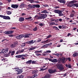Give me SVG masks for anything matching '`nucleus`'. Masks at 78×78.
<instances>
[{
    "label": "nucleus",
    "instance_id": "0eeeda50",
    "mask_svg": "<svg viewBox=\"0 0 78 78\" xmlns=\"http://www.w3.org/2000/svg\"><path fill=\"white\" fill-rule=\"evenodd\" d=\"M23 35H20L19 36H16V38L17 39H21L23 37Z\"/></svg>",
    "mask_w": 78,
    "mask_h": 78
},
{
    "label": "nucleus",
    "instance_id": "37998d69",
    "mask_svg": "<svg viewBox=\"0 0 78 78\" xmlns=\"http://www.w3.org/2000/svg\"><path fill=\"white\" fill-rule=\"evenodd\" d=\"M37 63V62H36V61H32V64H36Z\"/></svg>",
    "mask_w": 78,
    "mask_h": 78
},
{
    "label": "nucleus",
    "instance_id": "e433bc0d",
    "mask_svg": "<svg viewBox=\"0 0 78 78\" xmlns=\"http://www.w3.org/2000/svg\"><path fill=\"white\" fill-rule=\"evenodd\" d=\"M51 36H51V35L50 34L47 36V37L46 38V39H49V38H50V37H51Z\"/></svg>",
    "mask_w": 78,
    "mask_h": 78
},
{
    "label": "nucleus",
    "instance_id": "5701e85b",
    "mask_svg": "<svg viewBox=\"0 0 78 78\" xmlns=\"http://www.w3.org/2000/svg\"><path fill=\"white\" fill-rule=\"evenodd\" d=\"M33 40L29 41V45H32V44H33Z\"/></svg>",
    "mask_w": 78,
    "mask_h": 78
},
{
    "label": "nucleus",
    "instance_id": "8fccbe9b",
    "mask_svg": "<svg viewBox=\"0 0 78 78\" xmlns=\"http://www.w3.org/2000/svg\"><path fill=\"white\" fill-rule=\"evenodd\" d=\"M64 16V14L59 13V16Z\"/></svg>",
    "mask_w": 78,
    "mask_h": 78
},
{
    "label": "nucleus",
    "instance_id": "20e7f679",
    "mask_svg": "<svg viewBox=\"0 0 78 78\" xmlns=\"http://www.w3.org/2000/svg\"><path fill=\"white\" fill-rule=\"evenodd\" d=\"M4 33L5 34H7V35H8L9 34H12L14 33V31H5Z\"/></svg>",
    "mask_w": 78,
    "mask_h": 78
},
{
    "label": "nucleus",
    "instance_id": "338daca9",
    "mask_svg": "<svg viewBox=\"0 0 78 78\" xmlns=\"http://www.w3.org/2000/svg\"><path fill=\"white\" fill-rule=\"evenodd\" d=\"M12 52V51H11V50H9V54L10 55V54H11V53Z\"/></svg>",
    "mask_w": 78,
    "mask_h": 78
},
{
    "label": "nucleus",
    "instance_id": "f3484780",
    "mask_svg": "<svg viewBox=\"0 0 78 78\" xmlns=\"http://www.w3.org/2000/svg\"><path fill=\"white\" fill-rule=\"evenodd\" d=\"M4 19L9 20H10V17L9 16H4Z\"/></svg>",
    "mask_w": 78,
    "mask_h": 78
},
{
    "label": "nucleus",
    "instance_id": "c9c22d12",
    "mask_svg": "<svg viewBox=\"0 0 78 78\" xmlns=\"http://www.w3.org/2000/svg\"><path fill=\"white\" fill-rule=\"evenodd\" d=\"M37 27H36L33 29V30L34 31H36L37 30Z\"/></svg>",
    "mask_w": 78,
    "mask_h": 78
},
{
    "label": "nucleus",
    "instance_id": "a211bd4d",
    "mask_svg": "<svg viewBox=\"0 0 78 78\" xmlns=\"http://www.w3.org/2000/svg\"><path fill=\"white\" fill-rule=\"evenodd\" d=\"M32 62V60H30L27 61V62H26V64H31Z\"/></svg>",
    "mask_w": 78,
    "mask_h": 78
},
{
    "label": "nucleus",
    "instance_id": "e2e57ef3",
    "mask_svg": "<svg viewBox=\"0 0 78 78\" xmlns=\"http://www.w3.org/2000/svg\"><path fill=\"white\" fill-rule=\"evenodd\" d=\"M9 37H13L14 35L12 34H11V35H9Z\"/></svg>",
    "mask_w": 78,
    "mask_h": 78
},
{
    "label": "nucleus",
    "instance_id": "dca6fc26",
    "mask_svg": "<svg viewBox=\"0 0 78 78\" xmlns=\"http://www.w3.org/2000/svg\"><path fill=\"white\" fill-rule=\"evenodd\" d=\"M28 6L29 8V9H33L34 8H35V7L33 6V5H31L30 4H29L28 5Z\"/></svg>",
    "mask_w": 78,
    "mask_h": 78
},
{
    "label": "nucleus",
    "instance_id": "49530a36",
    "mask_svg": "<svg viewBox=\"0 0 78 78\" xmlns=\"http://www.w3.org/2000/svg\"><path fill=\"white\" fill-rule=\"evenodd\" d=\"M49 41V39H48L46 41H44L45 43L47 44V43H48Z\"/></svg>",
    "mask_w": 78,
    "mask_h": 78
},
{
    "label": "nucleus",
    "instance_id": "6e6552de",
    "mask_svg": "<svg viewBox=\"0 0 78 78\" xmlns=\"http://www.w3.org/2000/svg\"><path fill=\"white\" fill-rule=\"evenodd\" d=\"M11 6V7L12 8H15V9H17V8L19 7V5L12 4V5Z\"/></svg>",
    "mask_w": 78,
    "mask_h": 78
},
{
    "label": "nucleus",
    "instance_id": "412c9836",
    "mask_svg": "<svg viewBox=\"0 0 78 78\" xmlns=\"http://www.w3.org/2000/svg\"><path fill=\"white\" fill-rule=\"evenodd\" d=\"M33 6H34L37 8H40V5H32Z\"/></svg>",
    "mask_w": 78,
    "mask_h": 78
},
{
    "label": "nucleus",
    "instance_id": "a19ab883",
    "mask_svg": "<svg viewBox=\"0 0 78 78\" xmlns=\"http://www.w3.org/2000/svg\"><path fill=\"white\" fill-rule=\"evenodd\" d=\"M36 53V56H41V54H39V53Z\"/></svg>",
    "mask_w": 78,
    "mask_h": 78
},
{
    "label": "nucleus",
    "instance_id": "79ce46f5",
    "mask_svg": "<svg viewBox=\"0 0 78 78\" xmlns=\"http://www.w3.org/2000/svg\"><path fill=\"white\" fill-rule=\"evenodd\" d=\"M47 70V68H45V69H41L40 70V71H44V70Z\"/></svg>",
    "mask_w": 78,
    "mask_h": 78
},
{
    "label": "nucleus",
    "instance_id": "f704fd0d",
    "mask_svg": "<svg viewBox=\"0 0 78 78\" xmlns=\"http://www.w3.org/2000/svg\"><path fill=\"white\" fill-rule=\"evenodd\" d=\"M37 74H34V75H33L32 77H31V78H35L37 76Z\"/></svg>",
    "mask_w": 78,
    "mask_h": 78
},
{
    "label": "nucleus",
    "instance_id": "1a4fd4ad",
    "mask_svg": "<svg viewBox=\"0 0 78 78\" xmlns=\"http://www.w3.org/2000/svg\"><path fill=\"white\" fill-rule=\"evenodd\" d=\"M24 51V50L23 49L22 50H19L17 51V52L16 53V55H18L19 53H22Z\"/></svg>",
    "mask_w": 78,
    "mask_h": 78
},
{
    "label": "nucleus",
    "instance_id": "2eb2a0df",
    "mask_svg": "<svg viewBox=\"0 0 78 78\" xmlns=\"http://www.w3.org/2000/svg\"><path fill=\"white\" fill-rule=\"evenodd\" d=\"M78 56V52H74L73 55V57H76Z\"/></svg>",
    "mask_w": 78,
    "mask_h": 78
},
{
    "label": "nucleus",
    "instance_id": "0e129e2a",
    "mask_svg": "<svg viewBox=\"0 0 78 78\" xmlns=\"http://www.w3.org/2000/svg\"><path fill=\"white\" fill-rule=\"evenodd\" d=\"M48 11H51V8H49L48 9Z\"/></svg>",
    "mask_w": 78,
    "mask_h": 78
},
{
    "label": "nucleus",
    "instance_id": "393cba45",
    "mask_svg": "<svg viewBox=\"0 0 78 78\" xmlns=\"http://www.w3.org/2000/svg\"><path fill=\"white\" fill-rule=\"evenodd\" d=\"M54 12L55 13H57V14H59V10L55 9L54 10Z\"/></svg>",
    "mask_w": 78,
    "mask_h": 78
},
{
    "label": "nucleus",
    "instance_id": "603ef678",
    "mask_svg": "<svg viewBox=\"0 0 78 78\" xmlns=\"http://www.w3.org/2000/svg\"><path fill=\"white\" fill-rule=\"evenodd\" d=\"M49 61H51V62H53V59L51 58H49Z\"/></svg>",
    "mask_w": 78,
    "mask_h": 78
},
{
    "label": "nucleus",
    "instance_id": "bb28decb",
    "mask_svg": "<svg viewBox=\"0 0 78 78\" xmlns=\"http://www.w3.org/2000/svg\"><path fill=\"white\" fill-rule=\"evenodd\" d=\"M66 61H67V60H68L70 62L71 61V58H70L69 57L66 58Z\"/></svg>",
    "mask_w": 78,
    "mask_h": 78
},
{
    "label": "nucleus",
    "instance_id": "72a5a7b5",
    "mask_svg": "<svg viewBox=\"0 0 78 78\" xmlns=\"http://www.w3.org/2000/svg\"><path fill=\"white\" fill-rule=\"evenodd\" d=\"M11 55L13 56L14 55V53H15V51H12L11 52Z\"/></svg>",
    "mask_w": 78,
    "mask_h": 78
},
{
    "label": "nucleus",
    "instance_id": "13d9d810",
    "mask_svg": "<svg viewBox=\"0 0 78 78\" xmlns=\"http://www.w3.org/2000/svg\"><path fill=\"white\" fill-rule=\"evenodd\" d=\"M4 17H5V16L2 15H0V17H2L3 18V19H4Z\"/></svg>",
    "mask_w": 78,
    "mask_h": 78
},
{
    "label": "nucleus",
    "instance_id": "a878e982",
    "mask_svg": "<svg viewBox=\"0 0 78 78\" xmlns=\"http://www.w3.org/2000/svg\"><path fill=\"white\" fill-rule=\"evenodd\" d=\"M41 13H48V12L46 10H44L43 11L41 12Z\"/></svg>",
    "mask_w": 78,
    "mask_h": 78
},
{
    "label": "nucleus",
    "instance_id": "6e6d98bb",
    "mask_svg": "<svg viewBox=\"0 0 78 78\" xmlns=\"http://www.w3.org/2000/svg\"><path fill=\"white\" fill-rule=\"evenodd\" d=\"M53 55H55V56H59V54L57 53V54H53Z\"/></svg>",
    "mask_w": 78,
    "mask_h": 78
},
{
    "label": "nucleus",
    "instance_id": "cd10ccee",
    "mask_svg": "<svg viewBox=\"0 0 78 78\" xmlns=\"http://www.w3.org/2000/svg\"><path fill=\"white\" fill-rule=\"evenodd\" d=\"M28 2H29L31 3H34V0H28Z\"/></svg>",
    "mask_w": 78,
    "mask_h": 78
},
{
    "label": "nucleus",
    "instance_id": "aec40b11",
    "mask_svg": "<svg viewBox=\"0 0 78 78\" xmlns=\"http://www.w3.org/2000/svg\"><path fill=\"white\" fill-rule=\"evenodd\" d=\"M66 66L68 68H69V69H70V68H72V66H71L70 64L67 65V64H66Z\"/></svg>",
    "mask_w": 78,
    "mask_h": 78
},
{
    "label": "nucleus",
    "instance_id": "c85d7f7f",
    "mask_svg": "<svg viewBox=\"0 0 78 78\" xmlns=\"http://www.w3.org/2000/svg\"><path fill=\"white\" fill-rule=\"evenodd\" d=\"M35 47L31 48H30L29 49V51H31V50H34V49H35Z\"/></svg>",
    "mask_w": 78,
    "mask_h": 78
},
{
    "label": "nucleus",
    "instance_id": "f03ea898",
    "mask_svg": "<svg viewBox=\"0 0 78 78\" xmlns=\"http://www.w3.org/2000/svg\"><path fill=\"white\" fill-rule=\"evenodd\" d=\"M66 58L62 57V58H60L59 61V63H62V64H64L65 63V61L66 60Z\"/></svg>",
    "mask_w": 78,
    "mask_h": 78
},
{
    "label": "nucleus",
    "instance_id": "473e14b6",
    "mask_svg": "<svg viewBox=\"0 0 78 78\" xmlns=\"http://www.w3.org/2000/svg\"><path fill=\"white\" fill-rule=\"evenodd\" d=\"M37 19H38L39 20H41V19H42V18L41 16H38V18H37Z\"/></svg>",
    "mask_w": 78,
    "mask_h": 78
},
{
    "label": "nucleus",
    "instance_id": "4d7b16f0",
    "mask_svg": "<svg viewBox=\"0 0 78 78\" xmlns=\"http://www.w3.org/2000/svg\"><path fill=\"white\" fill-rule=\"evenodd\" d=\"M4 51H8V48L5 49Z\"/></svg>",
    "mask_w": 78,
    "mask_h": 78
},
{
    "label": "nucleus",
    "instance_id": "4468645a",
    "mask_svg": "<svg viewBox=\"0 0 78 78\" xmlns=\"http://www.w3.org/2000/svg\"><path fill=\"white\" fill-rule=\"evenodd\" d=\"M24 20H25V19L23 17H20L19 20V22H23Z\"/></svg>",
    "mask_w": 78,
    "mask_h": 78
},
{
    "label": "nucleus",
    "instance_id": "f8f14e48",
    "mask_svg": "<svg viewBox=\"0 0 78 78\" xmlns=\"http://www.w3.org/2000/svg\"><path fill=\"white\" fill-rule=\"evenodd\" d=\"M16 45V43H14L13 44H12L10 45V47L11 48H15Z\"/></svg>",
    "mask_w": 78,
    "mask_h": 78
},
{
    "label": "nucleus",
    "instance_id": "f257e3e1",
    "mask_svg": "<svg viewBox=\"0 0 78 78\" xmlns=\"http://www.w3.org/2000/svg\"><path fill=\"white\" fill-rule=\"evenodd\" d=\"M27 54H26V55H18L15 56L16 58H21V59H22V60H24V59H25V58L23 57H26L27 56Z\"/></svg>",
    "mask_w": 78,
    "mask_h": 78
},
{
    "label": "nucleus",
    "instance_id": "423d86ee",
    "mask_svg": "<svg viewBox=\"0 0 78 78\" xmlns=\"http://www.w3.org/2000/svg\"><path fill=\"white\" fill-rule=\"evenodd\" d=\"M59 69L60 70H64V68L63 67V66L62 64H59Z\"/></svg>",
    "mask_w": 78,
    "mask_h": 78
},
{
    "label": "nucleus",
    "instance_id": "864d4df0",
    "mask_svg": "<svg viewBox=\"0 0 78 78\" xmlns=\"http://www.w3.org/2000/svg\"><path fill=\"white\" fill-rule=\"evenodd\" d=\"M56 66H57L58 69H59V63H57L56 65Z\"/></svg>",
    "mask_w": 78,
    "mask_h": 78
},
{
    "label": "nucleus",
    "instance_id": "9b49d317",
    "mask_svg": "<svg viewBox=\"0 0 78 78\" xmlns=\"http://www.w3.org/2000/svg\"><path fill=\"white\" fill-rule=\"evenodd\" d=\"M23 37H25L26 38H28L30 36V34H27L25 35L23 34Z\"/></svg>",
    "mask_w": 78,
    "mask_h": 78
},
{
    "label": "nucleus",
    "instance_id": "6ab92c4d",
    "mask_svg": "<svg viewBox=\"0 0 78 78\" xmlns=\"http://www.w3.org/2000/svg\"><path fill=\"white\" fill-rule=\"evenodd\" d=\"M59 2L61 3H66L65 0H59Z\"/></svg>",
    "mask_w": 78,
    "mask_h": 78
},
{
    "label": "nucleus",
    "instance_id": "bf43d9fd",
    "mask_svg": "<svg viewBox=\"0 0 78 78\" xmlns=\"http://www.w3.org/2000/svg\"><path fill=\"white\" fill-rule=\"evenodd\" d=\"M55 22H59V19H57L55 21Z\"/></svg>",
    "mask_w": 78,
    "mask_h": 78
},
{
    "label": "nucleus",
    "instance_id": "a18cd8bd",
    "mask_svg": "<svg viewBox=\"0 0 78 78\" xmlns=\"http://www.w3.org/2000/svg\"><path fill=\"white\" fill-rule=\"evenodd\" d=\"M47 54L48 53H51V51L50 50L47 51L45 52Z\"/></svg>",
    "mask_w": 78,
    "mask_h": 78
},
{
    "label": "nucleus",
    "instance_id": "ea45409f",
    "mask_svg": "<svg viewBox=\"0 0 78 78\" xmlns=\"http://www.w3.org/2000/svg\"><path fill=\"white\" fill-rule=\"evenodd\" d=\"M75 15L73 14H71L70 16V17H73Z\"/></svg>",
    "mask_w": 78,
    "mask_h": 78
},
{
    "label": "nucleus",
    "instance_id": "c03bdc74",
    "mask_svg": "<svg viewBox=\"0 0 78 78\" xmlns=\"http://www.w3.org/2000/svg\"><path fill=\"white\" fill-rule=\"evenodd\" d=\"M43 6L44 7H49V6L47 4L44 5Z\"/></svg>",
    "mask_w": 78,
    "mask_h": 78
},
{
    "label": "nucleus",
    "instance_id": "680f3d73",
    "mask_svg": "<svg viewBox=\"0 0 78 78\" xmlns=\"http://www.w3.org/2000/svg\"><path fill=\"white\" fill-rule=\"evenodd\" d=\"M5 56H6V57H8L10 55V54H9V53H8L7 54H5Z\"/></svg>",
    "mask_w": 78,
    "mask_h": 78
},
{
    "label": "nucleus",
    "instance_id": "39448f33",
    "mask_svg": "<svg viewBox=\"0 0 78 78\" xmlns=\"http://www.w3.org/2000/svg\"><path fill=\"white\" fill-rule=\"evenodd\" d=\"M16 71L17 72V73H16V74L17 75H20V74L22 73L23 72V71H22V69H18L16 70Z\"/></svg>",
    "mask_w": 78,
    "mask_h": 78
},
{
    "label": "nucleus",
    "instance_id": "774afa93",
    "mask_svg": "<svg viewBox=\"0 0 78 78\" xmlns=\"http://www.w3.org/2000/svg\"><path fill=\"white\" fill-rule=\"evenodd\" d=\"M75 4V6H76V8H78V4L77 3H76Z\"/></svg>",
    "mask_w": 78,
    "mask_h": 78
},
{
    "label": "nucleus",
    "instance_id": "7c9ffc66",
    "mask_svg": "<svg viewBox=\"0 0 78 78\" xmlns=\"http://www.w3.org/2000/svg\"><path fill=\"white\" fill-rule=\"evenodd\" d=\"M42 51L41 50L40 51H37L35 52V53H42Z\"/></svg>",
    "mask_w": 78,
    "mask_h": 78
},
{
    "label": "nucleus",
    "instance_id": "b1692460",
    "mask_svg": "<svg viewBox=\"0 0 78 78\" xmlns=\"http://www.w3.org/2000/svg\"><path fill=\"white\" fill-rule=\"evenodd\" d=\"M6 13L8 15H10V14H11V12L10 11H7L6 12Z\"/></svg>",
    "mask_w": 78,
    "mask_h": 78
},
{
    "label": "nucleus",
    "instance_id": "9d476101",
    "mask_svg": "<svg viewBox=\"0 0 78 78\" xmlns=\"http://www.w3.org/2000/svg\"><path fill=\"white\" fill-rule=\"evenodd\" d=\"M41 17L43 19H44L45 18H46L47 17V15L46 14H41Z\"/></svg>",
    "mask_w": 78,
    "mask_h": 78
},
{
    "label": "nucleus",
    "instance_id": "69168bd1",
    "mask_svg": "<svg viewBox=\"0 0 78 78\" xmlns=\"http://www.w3.org/2000/svg\"><path fill=\"white\" fill-rule=\"evenodd\" d=\"M41 41V39H39L37 41V42H39Z\"/></svg>",
    "mask_w": 78,
    "mask_h": 78
},
{
    "label": "nucleus",
    "instance_id": "c756f323",
    "mask_svg": "<svg viewBox=\"0 0 78 78\" xmlns=\"http://www.w3.org/2000/svg\"><path fill=\"white\" fill-rule=\"evenodd\" d=\"M58 62V60L56 59H53L52 62Z\"/></svg>",
    "mask_w": 78,
    "mask_h": 78
},
{
    "label": "nucleus",
    "instance_id": "5fc2aeb1",
    "mask_svg": "<svg viewBox=\"0 0 78 78\" xmlns=\"http://www.w3.org/2000/svg\"><path fill=\"white\" fill-rule=\"evenodd\" d=\"M67 74H68V73H66L64 74H63L64 76H67Z\"/></svg>",
    "mask_w": 78,
    "mask_h": 78
},
{
    "label": "nucleus",
    "instance_id": "de8ad7c7",
    "mask_svg": "<svg viewBox=\"0 0 78 78\" xmlns=\"http://www.w3.org/2000/svg\"><path fill=\"white\" fill-rule=\"evenodd\" d=\"M20 8H23L24 7V5L23 4H21L20 5Z\"/></svg>",
    "mask_w": 78,
    "mask_h": 78
},
{
    "label": "nucleus",
    "instance_id": "052dcab7",
    "mask_svg": "<svg viewBox=\"0 0 78 78\" xmlns=\"http://www.w3.org/2000/svg\"><path fill=\"white\" fill-rule=\"evenodd\" d=\"M39 26H41V27H42V26H43V24L42 23H40V24H39Z\"/></svg>",
    "mask_w": 78,
    "mask_h": 78
},
{
    "label": "nucleus",
    "instance_id": "09e8293b",
    "mask_svg": "<svg viewBox=\"0 0 78 78\" xmlns=\"http://www.w3.org/2000/svg\"><path fill=\"white\" fill-rule=\"evenodd\" d=\"M43 47H45L46 48H47L48 47V46L47 44H45L43 46Z\"/></svg>",
    "mask_w": 78,
    "mask_h": 78
},
{
    "label": "nucleus",
    "instance_id": "3c124183",
    "mask_svg": "<svg viewBox=\"0 0 78 78\" xmlns=\"http://www.w3.org/2000/svg\"><path fill=\"white\" fill-rule=\"evenodd\" d=\"M8 41V40H7V39H4L2 40V41L1 42H4V41Z\"/></svg>",
    "mask_w": 78,
    "mask_h": 78
},
{
    "label": "nucleus",
    "instance_id": "7ed1b4c3",
    "mask_svg": "<svg viewBox=\"0 0 78 78\" xmlns=\"http://www.w3.org/2000/svg\"><path fill=\"white\" fill-rule=\"evenodd\" d=\"M48 71L49 73L53 74L55 73L56 72V69H55L54 70L49 69Z\"/></svg>",
    "mask_w": 78,
    "mask_h": 78
},
{
    "label": "nucleus",
    "instance_id": "2f4dec72",
    "mask_svg": "<svg viewBox=\"0 0 78 78\" xmlns=\"http://www.w3.org/2000/svg\"><path fill=\"white\" fill-rule=\"evenodd\" d=\"M50 25H58V24H55V22H52V23H50Z\"/></svg>",
    "mask_w": 78,
    "mask_h": 78
},
{
    "label": "nucleus",
    "instance_id": "4c0bfd02",
    "mask_svg": "<svg viewBox=\"0 0 78 78\" xmlns=\"http://www.w3.org/2000/svg\"><path fill=\"white\" fill-rule=\"evenodd\" d=\"M25 45H26V44H25V43H23V44H21V47H25Z\"/></svg>",
    "mask_w": 78,
    "mask_h": 78
},
{
    "label": "nucleus",
    "instance_id": "4be33fe9",
    "mask_svg": "<svg viewBox=\"0 0 78 78\" xmlns=\"http://www.w3.org/2000/svg\"><path fill=\"white\" fill-rule=\"evenodd\" d=\"M24 77V76L23 75H19L17 76V78H23Z\"/></svg>",
    "mask_w": 78,
    "mask_h": 78
},
{
    "label": "nucleus",
    "instance_id": "58836bf2",
    "mask_svg": "<svg viewBox=\"0 0 78 78\" xmlns=\"http://www.w3.org/2000/svg\"><path fill=\"white\" fill-rule=\"evenodd\" d=\"M4 51H5V49H3L2 50L1 54H2V53H3V54H4Z\"/></svg>",
    "mask_w": 78,
    "mask_h": 78
},
{
    "label": "nucleus",
    "instance_id": "ddd939ff",
    "mask_svg": "<svg viewBox=\"0 0 78 78\" xmlns=\"http://www.w3.org/2000/svg\"><path fill=\"white\" fill-rule=\"evenodd\" d=\"M50 76V75L49 74H47L46 75L42 77V78H49Z\"/></svg>",
    "mask_w": 78,
    "mask_h": 78
}]
</instances>
